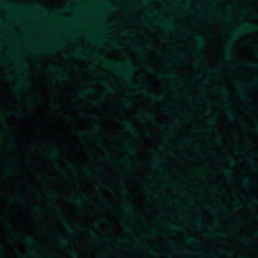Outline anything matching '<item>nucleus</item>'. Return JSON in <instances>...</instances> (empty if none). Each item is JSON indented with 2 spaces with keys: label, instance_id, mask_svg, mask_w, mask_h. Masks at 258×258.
Wrapping results in <instances>:
<instances>
[{
  "label": "nucleus",
  "instance_id": "1",
  "mask_svg": "<svg viewBox=\"0 0 258 258\" xmlns=\"http://www.w3.org/2000/svg\"><path fill=\"white\" fill-rule=\"evenodd\" d=\"M243 26L244 27V29H239L237 30L236 33H235L232 38L233 39H235L236 38L237 34H244L246 31H255L257 28L256 27H254L250 25L249 23L247 22H245L243 23Z\"/></svg>",
  "mask_w": 258,
  "mask_h": 258
},
{
  "label": "nucleus",
  "instance_id": "2",
  "mask_svg": "<svg viewBox=\"0 0 258 258\" xmlns=\"http://www.w3.org/2000/svg\"><path fill=\"white\" fill-rule=\"evenodd\" d=\"M194 38H195V40L196 41L197 43H198V46L195 49V50L196 51H199V50H200L203 44V43H204L203 38L201 35L196 34H195V35H194Z\"/></svg>",
  "mask_w": 258,
  "mask_h": 258
},
{
  "label": "nucleus",
  "instance_id": "3",
  "mask_svg": "<svg viewBox=\"0 0 258 258\" xmlns=\"http://www.w3.org/2000/svg\"><path fill=\"white\" fill-rule=\"evenodd\" d=\"M106 63L109 65L111 67H114L116 66H118L119 68H123L124 64L123 63H121L116 61L111 60H107L106 61Z\"/></svg>",
  "mask_w": 258,
  "mask_h": 258
},
{
  "label": "nucleus",
  "instance_id": "4",
  "mask_svg": "<svg viewBox=\"0 0 258 258\" xmlns=\"http://www.w3.org/2000/svg\"><path fill=\"white\" fill-rule=\"evenodd\" d=\"M226 114L227 115L228 117L230 120H234L236 118V116L231 107H228L226 109Z\"/></svg>",
  "mask_w": 258,
  "mask_h": 258
},
{
  "label": "nucleus",
  "instance_id": "5",
  "mask_svg": "<svg viewBox=\"0 0 258 258\" xmlns=\"http://www.w3.org/2000/svg\"><path fill=\"white\" fill-rule=\"evenodd\" d=\"M92 4H95L103 5L106 7H110L111 4L109 3H104L102 0H92L90 2Z\"/></svg>",
  "mask_w": 258,
  "mask_h": 258
},
{
  "label": "nucleus",
  "instance_id": "6",
  "mask_svg": "<svg viewBox=\"0 0 258 258\" xmlns=\"http://www.w3.org/2000/svg\"><path fill=\"white\" fill-rule=\"evenodd\" d=\"M117 71H118V72L120 74H121V75H123V76H125L126 77H130V75L131 74L130 70H126V69L122 70H117Z\"/></svg>",
  "mask_w": 258,
  "mask_h": 258
},
{
  "label": "nucleus",
  "instance_id": "7",
  "mask_svg": "<svg viewBox=\"0 0 258 258\" xmlns=\"http://www.w3.org/2000/svg\"><path fill=\"white\" fill-rule=\"evenodd\" d=\"M125 126L126 128L132 130L134 133H136L139 131L137 129L135 128V127L131 123H125Z\"/></svg>",
  "mask_w": 258,
  "mask_h": 258
},
{
  "label": "nucleus",
  "instance_id": "8",
  "mask_svg": "<svg viewBox=\"0 0 258 258\" xmlns=\"http://www.w3.org/2000/svg\"><path fill=\"white\" fill-rule=\"evenodd\" d=\"M168 162V161L166 159H162L156 161V162H154L152 164V165L154 167H156L158 166L159 164L160 163H167Z\"/></svg>",
  "mask_w": 258,
  "mask_h": 258
},
{
  "label": "nucleus",
  "instance_id": "9",
  "mask_svg": "<svg viewBox=\"0 0 258 258\" xmlns=\"http://www.w3.org/2000/svg\"><path fill=\"white\" fill-rule=\"evenodd\" d=\"M239 97L242 100H247L249 98V96L247 93L240 94Z\"/></svg>",
  "mask_w": 258,
  "mask_h": 258
},
{
  "label": "nucleus",
  "instance_id": "10",
  "mask_svg": "<svg viewBox=\"0 0 258 258\" xmlns=\"http://www.w3.org/2000/svg\"><path fill=\"white\" fill-rule=\"evenodd\" d=\"M125 147L126 148V151L128 153H132L134 152V150L131 148L128 143L125 144Z\"/></svg>",
  "mask_w": 258,
  "mask_h": 258
},
{
  "label": "nucleus",
  "instance_id": "11",
  "mask_svg": "<svg viewBox=\"0 0 258 258\" xmlns=\"http://www.w3.org/2000/svg\"><path fill=\"white\" fill-rule=\"evenodd\" d=\"M37 9L39 11H40L43 14L45 15H48L49 13H48V11L45 9H42L40 7H37Z\"/></svg>",
  "mask_w": 258,
  "mask_h": 258
},
{
  "label": "nucleus",
  "instance_id": "12",
  "mask_svg": "<svg viewBox=\"0 0 258 258\" xmlns=\"http://www.w3.org/2000/svg\"><path fill=\"white\" fill-rule=\"evenodd\" d=\"M242 182L243 184H246L247 183H251V182L248 177H245L242 179Z\"/></svg>",
  "mask_w": 258,
  "mask_h": 258
},
{
  "label": "nucleus",
  "instance_id": "13",
  "mask_svg": "<svg viewBox=\"0 0 258 258\" xmlns=\"http://www.w3.org/2000/svg\"><path fill=\"white\" fill-rule=\"evenodd\" d=\"M134 206L132 204H126L125 206H124V209L126 210V211H128L129 210H130L131 208H133Z\"/></svg>",
  "mask_w": 258,
  "mask_h": 258
},
{
  "label": "nucleus",
  "instance_id": "14",
  "mask_svg": "<svg viewBox=\"0 0 258 258\" xmlns=\"http://www.w3.org/2000/svg\"><path fill=\"white\" fill-rule=\"evenodd\" d=\"M5 6H6L7 9H11L12 8H14L16 7V5H14L11 4H7L5 5Z\"/></svg>",
  "mask_w": 258,
  "mask_h": 258
},
{
  "label": "nucleus",
  "instance_id": "15",
  "mask_svg": "<svg viewBox=\"0 0 258 258\" xmlns=\"http://www.w3.org/2000/svg\"><path fill=\"white\" fill-rule=\"evenodd\" d=\"M62 223H63V224L64 225V226L66 227H70V224L69 223V222H68L67 220H66V219H62Z\"/></svg>",
  "mask_w": 258,
  "mask_h": 258
},
{
  "label": "nucleus",
  "instance_id": "16",
  "mask_svg": "<svg viewBox=\"0 0 258 258\" xmlns=\"http://www.w3.org/2000/svg\"><path fill=\"white\" fill-rule=\"evenodd\" d=\"M247 65H248V66H249L250 67L254 68H256L258 67V65L254 63H247Z\"/></svg>",
  "mask_w": 258,
  "mask_h": 258
},
{
  "label": "nucleus",
  "instance_id": "17",
  "mask_svg": "<svg viewBox=\"0 0 258 258\" xmlns=\"http://www.w3.org/2000/svg\"><path fill=\"white\" fill-rule=\"evenodd\" d=\"M226 177L228 179H231L232 178L233 175L231 172H228L226 173Z\"/></svg>",
  "mask_w": 258,
  "mask_h": 258
},
{
  "label": "nucleus",
  "instance_id": "18",
  "mask_svg": "<svg viewBox=\"0 0 258 258\" xmlns=\"http://www.w3.org/2000/svg\"><path fill=\"white\" fill-rule=\"evenodd\" d=\"M77 50L78 51H83L85 50V48L82 45H79L77 47Z\"/></svg>",
  "mask_w": 258,
  "mask_h": 258
},
{
  "label": "nucleus",
  "instance_id": "19",
  "mask_svg": "<svg viewBox=\"0 0 258 258\" xmlns=\"http://www.w3.org/2000/svg\"><path fill=\"white\" fill-rule=\"evenodd\" d=\"M228 160H229V164H230V165L231 166H234V161H233V159H232L231 158H228Z\"/></svg>",
  "mask_w": 258,
  "mask_h": 258
},
{
  "label": "nucleus",
  "instance_id": "20",
  "mask_svg": "<svg viewBox=\"0 0 258 258\" xmlns=\"http://www.w3.org/2000/svg\"><path fill=\"white\" fill-rule=\"evenodd\" d=\"M112 46L115 48H117V49L120 48V45L117 43H112Z\"/></svg>",
  "mask_w": 258,
  "mask_h": 258
},
{
  "label": "nucleus",
  "instance_id": "21",
  "mask_svg": "<svg viewBox=\"0 0 258 258\" xmlns=\"http://www.w3.org/2000/svg\"><path fill=\"white\" fill-rule=\"evenodd\" d=\"M121 162L123 163H125V164H126L127 165H131V162H130V161L128 159L123 160L121 161Z\"/></svg>",
  "mask_w": 258,
  "mask_h": 258
},
{
  "label": "nucleus",
  "instance_id": "22",
  "mask_svg": "<svg viewBox=\"0 0 258 258\" xmlns=\"http://www.w3.org/2000/svg\"><path fill=\"white\" fill-rule=\"evenodd\" d=\"M151 15L150 14H148L145 15V16L143 18V19L144 20H147L150 19L151 18Z\"/></svg>",
  "mask_w": 258,
  "mask_h": 258
},
{
  "label": "nucleus",
  "instance_id": "23",
  "mask_svg": "<svg viewBox=\"0 0 258 258\" xmlns=\"http://www.w3.org/2000/svg\"><path fill=\"white\" fill-rule=\"evenodd\" d=\"M88 234L90 236L92 237H95L96 236V233L94 232L93 231H90L88 232Z\"/></svg>",
  "mask_w": 258,
  "mask_h": 258
},
{
  "label": "nucleus",
  "instance_id": "24",
  "mask_svg": "<svg viewBox=\"0 0 258 258\" xmlns=\"http://www.w3.org/2000/svg\"><path fill=\"white\" fill-rule=\"evenodd\" d=\"M139 88L141 90H145L147 89V86L146 85H143V86H140L139 87Z\"/></svg>",
  "mask_w": 258,
  "mask_h": 258
},
{
  "label": "nucleus",
  "instance_id": "25",
  "mask_svg": "<svg viewBox=\"0 0 258 258\" xmlns=\"http://www.w3.org/2000/svg\"><path fill=\"white\" fill-rule=\"evenodd\" d=\"M133 46L135 48L138 49V48H139V47H140L141 46V44H139V43H136V44H133Z\"/></svg>",
  "mask_w": 258,
  "mask_h": 258
},
{
  "label": "nucleus",
  "instance_id": "26",
  "mask_svg": "<svg viewBox=\"0 0 258 258\" xmlns=\"http://www.w3.org/2000/svg\"><path fill=\"white\" fill-rule=\"evenodd\" d=\"M226 45L229 50H232V49L233 48V45L231 43H227Z\"/></svg>",
  "mask_w": 258,
  "mask_h": 258
},
{
  "label": "nucleus",
  "instance_id": "27",
  "mask_svg": "<svg viewBox=\"0 0 258 258\" xmlns=\"http://www.w3.org/2000/svg\"><path fill=\"white\" fill-rule=\"evenodd\" d=\"M220 90L222 92H225L227 91V89L225 87L222 86L220 87Z\"/></svg>",
  "mask_w": 258,
  "mask_h": 258
},
{
  "label": "nucleus",
  "instance_id": "28",
  "mask_svg": "<svg viewBox=\"0 0 258 258\" xmlns=\"http://www.w3.org/2000/svg\"><path fill=\"white\" fill-rule=\"evenodd\" d=\"M72 255L74 258H78V254H77V253L76 251H73V252L72 253Z\"/></svg>",
  "mask_w": 258,
  "mask_h": 258
},
{
  "label": "nucleus",
  "instance_id": "29",
  "mask_svg": "<svg viewBox=\"0 0 258 258\" xmlns=\"http://www.w3.org/2000/svg\"><path fill=\"white\" fill-rule=\"evenodd\" d=\"M35 212H38L40 211L39 207L38 206H36V207L34 209Z\"/></svg>",
  "mask_w": 258,
  "mask_h": 258
},
{
  "label": "nucleus",
  "instance_id": "30",
  "mask_svg": "<svg viewBox=\"0 0 258 258\" xmlns=\"http://www.w3.org/2000/svg\"><path fill=\"white\" fill-rule=\"evenodd\" d=\"M93 127L95 130H99L100 129V127L98 125H94L93 126Z\"/></svg>",
  "mask_w": 258,
  "mask_h": 258
},
{
  "label": "nucleus",
  "instance_id": "31",
  "mask_svg": "<svg viewBox=\"0 0 258 258\" xmlns=\"http://www.w3.org/2000/svg\"><path fill=\"white\" fill-rule=\"evenodd\" d=\"M60 241L62 243H66L67 242V240L66 239H64L63 238V237H60Z\"/></svg>",
  "mask_w": 258,
  "mask_h": 258
},
{
  "label": "nucleus",
  "instance_id": "32",
  "mask_svg": "<svg viewBox=\"0 0 258 258\" xmlns=\"http://www.w3.org/2000/svg\"><path fill=\"white\" fill-rule=\"evenodd\" d=\"M123 105H124V107H128V106H129V105H130V103H129V102H127V101H125V102H124V103H123Z\"/></svg>",
  "mask_w": 258,
  "mask_h": 258
},
{
  "label": "nucleus",
  "instance_id": "33",
  "mask_svg": "<svg viewBox=\"0 0 258 258\" xmlns=\"http://www.w3.org/2000/svg\"><path fill=\"white\" fill-rule=\"evenodd\" d=\"M127 64L129 66V67H130V69L131 70V69L133 68V64L131 63V62L130 61H127Z\"/></svg>",
  "mask_w": 258,
  "mask_h": 258
},
{
  "label": "nucleus",
  "instance_id": "34",
  "mask_svg": "<svg viewBox=\"0 0 258 258\" xmlns=\"http://www.w3.org/2000/svg\"><path fill=\"white\" fill-rule=\"evenodd\" d=\"M187 239L188 241H191L193 240V238L191 236H188Z\"/></svg>",
  "mask_w": 258,
  "mask_h": 258
},
{
  "label": "nucleus",
  "instance_id": "35",
  "mask_svg": "<svg viewBox=\"0 0 258 258\" xmlns=\"http://www.w3.org/2000/svg\"><path fill=\"white\" fill-rule=\"evenodd\" d=\"M101 83L102 84V85H108L109 84L106 81H102L101 82Z\"/></svg>",
  "mask_w": 258,
  "mask_h": 258
},
{
  "label": "nucleus",
  "instance_id": "36",
  "mask_svg": "<svg viewBox=\"0 0 258 258\" xmlns=\"http://www.w3.org/2000/svg\"><path fill=\"white\" fill-rule=\"evenodd\" d=\"M216 143L217 144H220L221 143V140L220 138H218L216 140Z\"/></svg>",
  "mask_w": 258,
  "mask_h": 258
},
{
  "label": "nucleus",
  "instance_id": "37",
  "mask_svg": "<svg viewBox=\"0 0 258 258\" xmlns=\"http://www.w3.org/2000/svg\"><path fill=\"white\" fill-rule=\"evenodd\" d=\"M32 242H33V241L31 240H29L27 241V244L28 245L31 244L32 243Z\"/></svg>",
  "mask_w": 258,
  "mask_h": 258
},
{
  "label": "nucleus",
  "instance_id": "38",
  "mask_svg": "<svg viewBox=\"0 0 258 258\" xmlns=\"http://www.w3.org/2000/svg\"><path fill=\"white\" fill-rule=\"evenodd\" d=\"M240 239L243 240L245 243H248L249 242V241L248 240H247V239H243V238H241Z\"/></svg>",
  "mask_w": 258,
  "mask_h": 258
},
{
  "label": "nucleus",
  "instance_id": "39",
  "mask_svg": "<svg viewBox=\"0 0 258 258\" xmlns=\"http://www.w3.org/2000/svg\"><path fill=\"white\" fill-rule=\"evenodd\" d=\"M220 72V70L219 69H215L213 70V72L215 73H217Z\"/></svg>",
  "mask_w": 258,
  "mask_h": 258
},
{
  "label": "nucleus",
  "instance_id": "40",
  "mask_svg": "<svg viewBox=\"0 0 258 258\" xmlns=\"http://www.w3.org/2000/svg\"><path fill=\"white\" fill-rule=\"evenodd\" d=\"M62 19L63 20L65 21H68V20H69V19H68L67 18H66V17H63V18H62Z\"/></svg>",
  "mask_w": 258,
  "mask_h": 258
},
{
  "label": "nucleus",
  "instance_id": "41",
  "mask_svg": "<svg viewBox=\"0 0 258 258\" xmlns=\"http://www.w3.org/2000/svg\"><path fill=\"white\" fill-rule=\"evenodd\" d=\"M157 100H158V98H157V97H155V98H154L153 99V101L154 102H156V101H157Z\"/></svg>",
  "mask_w": 258,
  "mask_h": 258
},
{
  "label": "nucleus",
  "instance_id": "42",
  "mask_svg": "<svg viewBox=\"0 0 258 258\" xmlns=\"http://www.w3.org/2000/svg\"><path fill=\"white\" fill-rule=\"evenodd\" d=\"M91 90H86L84 92L85 93H88L90 92Z\"/></svg>",
  "mask_w": 258,
  "mask_h": 258
},
{
  "label": "nucleus",
  "instance_id": "43",
  "mask_svg": "<svg viewBox=\"0 0 258 258\" xmlns=\"http://www.w3.org/2000/svg\"><path fill=\"white\" fill-rule=\"evenodd\" d=\"M15 199L19 200H20L21 201H22V199L20 198V197H15Z\"/></svg>",
  "mask_w": 258,
  "mask_h": 258
},
{
  "label": "nucleus",
  "instance_id": "44",
  "mask_svg": "<svg viewBox=\"0 0 258 258\" xmlns=\"http://www.w3.org/2000/svg\"><path fill=\"white\" fill-rule=\"evenodd\" d=\"M197 221L198 223V224H199L201 223V220L200 219H197Z\"/></svg>",
  "mask_w": 258,
  "mask_h": 258
},
{
  "label": "nucleus",
  "instance_id": "45",
  "mask_svg": "<svg viewBox=\"0 0 258 258\" xmlns=\"http://www.w3.org/2000/svg\"><path fill=\"white\" fill-rule=\"evenodd\" d=\"M161 21H162V22H167V20L166 19H162Z\"/></svg>",
  "mask_w": 258,
  "mask_h": 258
},
{
  "label": "nucleus",
  "instance_id": "46",
  "mask_svg": "<svg viewBox=\"0 0 258 258\" xmlns=\"http://www.w3.org/2000/svg\"><path fill=\"white\" fill-rule=\"evenodd\" d=\"M102 26H103V27H106V26H107V24H106V23H103V24H102Z\"/></svg>",
  "mask_w": 258,
  "mask_h": 258
},
{
  "label": "nucleus",
  "instance_id": "47",
  "mask_svg": "<svg viewBox=\"0 0 258 258\" xmlns=\"http://www.w3.org/2000/svg\"><path fill=\"white\" fill-rule=\"evenodd\" d=\"M226 18H227V19L228 21H230V20H231L230 18V17H226Z\"/></svg>",
  "mask_w": 258,
  "mask_h": 258
},
{
  "label": "nucleus",
  "instance_id": "48",
  "mask_svg": "<svg viewBox=\"0 0 258 258\" xmlns=\"http://www.w3.org/2000/svg\"><path fill=\"white\" fill-rule=\"evenodd\" d=\"M148 252L149 253H151V252H152V251L151 249H148Z\"/></svg>",
  "mask_w": 258,
  "mask_h": 258
},
{
  "label": "nucleus",
  "instance_id": "49",
  "mask_svg": "<svg viewBox=\"0 0 258 258\" xmlns=\"http://www.w3.org/2000/svg\"><path fill=\"white\" fill-rule=\"evenodd\" d=\"M87 173H88V175H92V174H91L90 172L87 171Z\"/></svg>",
  "mask_w": 258,
  "mask_h": 258
},
{
  "label": "nucleus",
  "instance_id": "50",
  "mask_svg": "<svg viewBox=\"0 0 258 258\" xmlns=\"http://www.w3.org/2000/svg\"><path fill=\"white\" fill-rule=\"evenodd\" d=\"M207 132L208 133H211L212 132V130H208Z\"/></svg>",
  "mask_w": 258,
  "mask_h": 258
},
{
  "label": "nucleus",
  "instance_id": "51",
  "mask_svg": "<svg viewBox=\"0 0 258 258\" xmlns=\"http://www.w3.org/2000/svg\"><path fill=\"white\" fill-rule=\"evenodd\" d=\"M237 207L236 206L233 207V210H235L236 209Z\"/></svg>",
  "mask_w": 258,
  "mask_h": 258
},
{
  "label": "nucleus",
  "instance_id": "52",
  "mask_svg": "<svg viewBox=\"0 0 258 258\" xmlns=\"http://www.w3.org/2000/svg\"><path fill=\"white\" fill-rule=\"evenodd\" d=\"M178 55L181 56V55H182V53H178Z\"/></svg>",
  "mask_w": 258,
  "mask_h": 258
},
{
  "label": "nucleus",
  "instance_id": "53",
  "mask_svg": "<svg viewBox=\"0 0 258 258\" xmlns=\"http://www.w3.org/2000/svg\"><path fill=\"white\" fill-rule=\"evenodd\" d=\"M256 129L258 130V124L256 125Z\"/></svg>",
  "mask_w": 258,
  "mask_h": 258
},
{
  "label": "nucleus",
  "instance_id": "54",
  "mask_svg": "<svg viewBox=\"0 0 258 258\" xmlns=\"http://www.w3.org/2000/svg\"><path fill=\"white\" fill-rule=\"evenodd\" d=\"M215 132H216V134H217L218 135H219V133L218 132V131H216V130H215Z\"/></svg>",
  "mask_w": 258,
  "mask_h": 258
},
{
  "label": "nucleus",
  "instance_id": "55",
  "mask_svg": "<svg viewBox=\"0 0 258 258\" xmlns=\"http://www.w3.org/2000/svg\"><path fill=\"white\" fill-rule=\"evenodd\" d=\"M252 200H253V202H254V203L256 202V200L255 199H253Z\"/></svg>",
  "mask_w": 258,
  "mask_h": 258
},
{
  "label": "nucleus",
  "instance_id": "56",
  "mask_svg": "<svg viewBox=\"0 0 258 258\" xmlns=\"http://www.w3.org/2000/svg\"><path fill=\"white\" fill-rule=\"evenodd\" d=\"M247 257L245 256H241V258H246Z\"/></svg>",
  "mask_w": 258,
  "mask_h": 258
},
{
  "label": "nucleus",
  "instance_id": "57",
  "mask_svg": "<svg viewBox=\"0 0 258 258\" xmlns=\"http://www.w3.org/2000/svg\"><path fill=\"white\" fill-rule=\"evenodd\" d=\"M196 64H197V65H199V64H200L199 61H198V62L196 63Z\"/></svg>",
  "mask_w": 258,
  "mask_h": 258
},
{
  "label": "nucleus",
  "instance_id": "58",
  "mask_svg": "<svg viewBox=\"0 0 258 258\" xmlns=\"http://www.w3.org/2000/svg\"><path fill=\"white\" fill-rule=\"evenodd\" d=\"M186 3H187V5H189V2L187 1V2H186Z\"/></svg>",
  "mask_w": 258,
  "mask_h": 258
},
{
  "label": "nucleus",
  "instance_id": "59",
  "mask_svg": "<svg viewBox=\"0 0 258 258\" xmlns=\"http://www.w3.org/2000/svg\"><path fill=\"white\" fill-rule=\"evenodd\" d=\"M180 176L181 177H182V176H183L182 174H180Z\"/></svg>",
  "mask_w": 258,
  "mask_h": 258
},
{
  "label": "nucleus",
  "instance_id": "60",
  "mask_svg": "<svg viewBox=\"0 0 258 258\" xmlns=\"http://www.w3.org/2000/svg\"><path fill=\"white\" fill-rule=\"evenodd\" d=\"M3 121H4V122H6V120H3Z\"/></svg>",
  "mask_w": 258,
  "mask_h": 258
},
{
  "label": "nucleus",
  "instance_id": "61",
  "mask_svg": "<svg viewBox=\"0 0 258 258\" xmlns=\"http://www.w3.org/2000/svg\"><path fill=\"white\" fill-rule=\"evenodd\" d=\"M108 159H109V160H111L110 158H107Z\"/></svg>",
  "mask_w": 258,
  "mask_h": 258
},
{
  "label": "nucleus",
  "instance_id": "62",
  "mask_svg": "<svg viewBox=\"0 0 258 258\" xmlns=\"http://www.w3.org/2000/svg\"><path fill=\"white\" fill-rule=\"evenodd\" d=\"M122 176H119V178H120V179H121V178H122Z\"/></svg>",
  "mask_w": 258,
  "mask_h": 258
},
{
  "label": "nucleus",
  "instance_id": "63",
  "mask_svg": "<svg viewBox=\"0 0 258 258\" xmlns=\"http://www.w3.org/2000/svg\"><path fill=\"white\" fill-rule=\"evenodd\" d=\"M257 17H258V15H257Z\"/></svg>",
  "mask_w": 258,
  "mask_h": 258
}]
</instances>
